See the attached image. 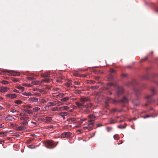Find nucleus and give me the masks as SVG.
Wrapping results in <instances>:
<instances>
[{
	"mask_svg": "<svg viewBox=\"0 0 158 158\" xmlns=\"http://www.w3.org/2000/svg\"><path fill=\"white\" fill-rule=\"evenodd\" d=\"M150 90L152 94L145 97V98L147 99V102L145 104V106H148L150 103L154 102L155 101L154 99L152 98V97L156 94L155 92V89L154 87H152Z\"/></svg>",
	"mask_w": 158,
	"mask_h": 158,
	"instance_id": "obj_1",
	"label": "nucleus"
},
{
	"mask_svg": "<svg viewBox=\"0 0 158 158\" xmlns=\"http://www.w3.org/2000/svg\"><path fill=\"white\" fill-rule=\"evenodd\" d=\"M106 100H108L109 102H111L113 103L120 102H122L123 103H125L128 102V99L126 97H124L122 99L118 101H117L115 99H113L110 97H107Z\"/></svg>",
	"mask_w": 158,
	"mask_h": 158,
	"instance_id": "obj_2",
	"label": "nucleus"
},
{
	"mask_svg": "<svg viewBox=\"0 0 158 158\" xmlns=\"http://www.w3.org/2000/svg\"><path fill=\"white\" fill-rule=\"evenodd\" d=\"M46 147L49 148H52L56 146L55 142L52 140H47L45 143Z\"/></svg>",
	"mask_w": 158,
	"mask_h": 158,
	"instance_id": "obj_3",
	"label": "nucleus"
},
{
	"mask_svg": "<svg viewBox=\"0 0 158 158\" xmlns=\"http://www.w3.org/2000/svg\"><path fill=\"white\" fill-rule=\"evenodd\" d=\"M94 120H90L89 121V125L87 127H84L85 129H87L89 131L91 130L93 128L94 126V123L92 122L94 121Z\"/></svg>",
	"mask_w": 158,
	"mask_h": 158,
	"instance_id": "obj_4",
	"label": "nucleus"
},
{
	"mask_svg": "<svg viewBox=\"0 0 158 158\" xmlns=\"http://www.w3.org/2000/svg\"><path fill=\"white\" fill-rule=\"evenodd\" d=\"M5 72L7 73H10V74L11 76H20V73H18L17 72H16L15 71H11L10 70H6L5 71Z\"/></svg>",
	"mask_w": 158,
	"mask_h": 158,
	"instance_id": "obj_5",
	"label": "nucleus"
},
{
	"mask_svg": "<svg viewBox=\"0 0 158 158\" xmlns=\"http://www.w3.org/2000/svg\"><path fill=\"white\" fill-rule=\"evenodd\" d=\"M111 74L110 76L108 77V79L109 80H112L113 79V76L114 74L116 73L115 70L113 69H111L110 70Z\"/></svg>",
	"mask_w": 158,
	"mask_h": 158,
	"instance_id": "obj_6",
	"label": "nucleus"
},
{
	"mask_svg": "<svg viewBox=\"0 0 158 158\" xmlns=\"http://www.w3.org/2000/svg\"><path fill=\"white\" fill-rule=\"evenodd\" d=\"M124 90L122 87H119L117 90L116 94L118 96L122 95L123 92Z\"/></svg>",
	"mask_w": 158,
	"mask_h": 158,
	"instance_id": "obj_7",
	"label": "nucleus"
},
{
	"mask_svg": "<svg viewBox=\"0 0 158 158\" xmlns=\"http://www.w3.org/2000/svg\"><path fill=\"white\" fill-rule=\"evenodd\" d=\"M71 134L69 132H67L63 133L61 135V137L64 138L65 137H68L71 136Z\"/></svg>",
	"mask_w": 158,
	"mask_h": 158,
	"instance_id": "obj_8",
	"label": "nucleus"
},
{
	"mask_svg": "<svg viewBox=\"0 0 158 158\" xmlns=\"http://www.w3.org/2000/svg\"><path fill=\"white\" fill-rule=\"evenodd\" d=\"M80 101L84 104V103L89 101L90 99L87 97H82L79 98Z\"/></svg>",
	"mask_w": 158,
	"mask_h": 158,
	"instance_id": "obj_9",
	"label": "nucleus"
},
{
	"mask_svg": "<svg viewBox=\"0 0 158 158\" xmlns=\"http://www.w3.org/2000/svg\"><path fill=\"white\" fill-rule=\"evenodd\" d=\"M6 96L10 99H14L15 98L17 95L15 94H10L6 95Z\"/></svg>",
	"mask_w": 158,
	"mask_h": 158,
	"instance_id": "obj_10",
	"label": "nucleus"
},
{
	"mask_svg": "<svg viewBox=\"0 0 158 158\" xmlns=\"http://www.w3.org/2000/svg\"><path fill=\"white\" fill-rule=\"evenodd\" d=\"M9 89V88L8 87H2L0 88V91L2 93L5 92L7 91Z\"/></svg>",
	"mask_w": 158,
	"mask_h": 158,
	"instance_id": "obj_11",
	"label": "nucleus"
},
{
	"mask_svg": "<svg viewBox=\"0 0 158 158\" xmlns=\"http://www.w3.org/2000/svg\"><path fill=\"white\" fill-rule=\"evenodd\" d=\"M76 104L79 108H84L85 106V105L82 102L80 103L79 102H76Z\"/></svg>",
	"mask_w": 158,
	"mask_h": 158,
	"instance_id": "obj_12",
	"label": "nucleus"
},
{
	"mask_svg": "<svg viewBox=\"0 0 158 158\" xmlns=\"http://www.w3.org/2000/svg\"><path fill=\"white\" fill-rule=\"evenodd\" d=\"M13 119H14V118L10 115L7 116L6 118V120L8 121H12Z\"/></svg>",
	"mask_w": 158,
	"mask_h": 158,
	"instance_id": "obj_13",
	"label": "nucleus"
},
{
	"mask_svg": "<svg viewBox=\"0 0 158 158\" xmlns=\"http://www.w3.org/2000/svg\"><path fill=\"white\" fill-rule=\"evenodd\" d=\"M117 122L118 121L117 120H115L113 119L112 118H111L110 120V123H109L110 124H114Z\"/></svg>",
	"mask_w": 158,
	"mask_h": 158,
	"instance_id": "obj_14",
	"label": "nucleus"
},
{
	"mask_svg": "<svg viewBox=\"0 0 158 158\" xmlns=\"http://www.w3.org/2000/svg\"><path fill=\"white\" fill-rule=\"evenodd\" d=\"M41 77H50V74L48 73H46L42 74Z\"/></svg>",
	"mask_w": 158,
	"mask_h": 158,
	"instance_id": "obj_15",
	"label": "nucleus"
},
{
	"mask_svg": "<svg viewBox=\"0 0 158 158\" xmlns=\"http://www.w3.org/2000/svg\"><path fill=\"white\" fill-rule=\"evenodd\" d=\"M92 106V104L91 103H89L86 105H85L84 107V108H85L86 109H91V107Z\"/></svg>",
	"mask_w": 158,
	"mask_h": 158,
	"instance_id": "obj_16",
	"label": "nucleus"
},
{
	"mask_svg": "<svg viewBox=\"0 0 158 158\" xmlns=\"http://www.w3.org/2000/svg\"><path fill=\"white\" fill-rule=\"evenodd\" d=\"M17 129L19 131H24L26 129V127L23 126H19L17 127Z\"/></svg>",
	"mask_w": 158,
	"mask_h": 158,
	"instance_id": "obj_17",
	"label": "nucleus"
},
{
	"mask_svg": "<svg viewBox=\"0 0 158 158\" xmlns=\"http://www.w3.org/2000/svg\"><path fill=\"white\" fill-rule=\"evenodd\" d=\"M30 100L33 102H38V98H36L33 97L30 98Z\"/></svg>",
	"mask_w": 158,
	"mask_h": 158,
	"instance_id": "obj_18",
	"label": "nucleus"
},
{
	"mask_svg": "<svg viewBox=\"0 0 158 158\" xmlns=\"http://www.w3.org/2000/svg\"><path fill=\"white\" fill-rule=\"evenodd\" d=\"M69 109V107L67 106H63L59 108L60 110H68Z\"/></svg>",
	"mask_w": 158,
	"mask_h": 158,
	"instance_id": "obj_19",
	"label": "nucleus"
},
{
	"mask_svg": "<svg viewBox=\"0 0 158 158\" xmlns=\"http://www.w3.org/2000/svg\"><path fill=\"white\" fill-rule=\"evenodd\" d=\"M134 91L135 93V94L136 96L138 97L139 96L140 94V92L139 90L138 89H135L134 90Z\"/></svg>",
	"mask_w": 158,
	"mask_h": 158,
	"instance_id": "obj_20",
	"label": "nucleus"
},
{
	"mask_svg": "<svg viewBox=\"0 0 158 158\" xmlns=\"http://www.w3.org/2000/svg\"><path fill=\"white\" fill-rule=\"evenodd\" d=\"M31 84L34 85H38L41 84V82L39 81H33L31 82Z\"/></svg>",
	"mask_w": 158,
	"mask_h": 158,
	"instance_id": "obj_21",
	"label": "nucleus"
},
{
	"mask_svg": "<svg viewBox=\"0 0 158 158\" xmlns=\"http://www.w3.org/2000/svg\"><path fill=\"white\" fill-rule=\"evenodd\" d=\"M64 96V94L63 93H60L56 96V97L57 98H60L63 97Z\"/></svg>",
	"mask_w": 158,
	"mask_h": 158,
	"instance_id": "obj_22",
	"label": "nucleus"
},
{
	"mask_svg": "<svg viewBox=\"0 0 158 158\" xmlns=\"http://www.w3.org/2000/svg\"><path fill=\"white\" fill-rule=\"evenodd\" d=\"M31 111L28 110H25L24 111V115L25 116L27 115V114L31 113Z\"/></svg>",
	"mask_w": 158,
	"mask_h": 158,
	"instance_id": "obj_23",
	"label": "nucleus"
},
{
	"mask_svg": "<svg viewBox=\"0 0 158 158\" xmlns=\"http://www.w3.org/2000/svg\"><path fill=\"white\" fill-rule=\"evenodd\" d=\"M15 103L18 105H21L23 103V102L20 100H15L14 101Z\"/></svg>",
	"mask_w": 158,
	"mask_h": 158,
	"instance_id": "obj_24",
	"label": "nucleus"
},
{
	"mask_svg": "<svg viewBox=\"0 0 158 158\" xmlns=\"http://www.w3.org/2000/svg\"><path fill=\"white\" fill-rule=\"evenodd\" d=\"M28 123L26 120H24L23 122L21 123L20 124L21 125L24 126H26L28 124Z\"/></svg>",
	"mask_w": 158,
	"mask_h": 158,
	"instance_id": "obj_25",
	"label": "nucleus"
},
{
	"mask_svg": "<svg viewBox=\"0 0 158 158\" xmlns=\"http://www.w3.org/2000/svg\"><path fill=\"white\" fill-rule=\"evenodd\" d=\"M69 99V98L68 97L60 99V101L61 102H65L68 101Z\"/></svg>",
	"mask_w": 158,
	"mask_h": 158,
	"instance_id": "obj_26",
	"label": "nucleus"
},
{
	"mask_svg": "<svg viewBox=\"0 0 158 158\" xmlns=\"http://www.w3.org/2000/svg\"><path fill=\"white\" fill-rule=\"evenodd\" d=\"M49 104L50 105L49 106V107H50L51 106H54L56 105V103L55 102V101L54 102H51L49 103Z\"/></svg>",
	"mask_w": 158,
	"mask_h": 158,
	"instance_id": "obj_27",
	"label": "nucleus"
},
{
	"mask_svg": "<svg viewBox=\"0 0 158 158\" xmlns=\"http://www.w3.org/2000/svg\"><path fill=\"white\" fill-rule=\"evenodd\" d=\"M23 94L26 96H31L32 95L31 93L30 92H24L23 93Z\"/></svg>",
	"mask_w": 158,
	"mask_h": 158,
	"instance_id": "obj_28",
	"label": "nucleus"
},
{
	"mask_svg": "<svg viewBox=\"0 0 158 158\" xmlns=\"http://www.w3.org/2000/svg\"><path fill=\"white\" fill-rule=\"evenodd\" d=\"M148 76L147 75H145L141 77V79L142 80L148 79Z\"/></svg>",
	"mask_w": 158,
	"mask_h": 158,
	"instance_id": "obj_29",
	"label": "nucleus"
},
{
	"mask_svg": "<svg viewBox=\"0 0 158 158\" xmlns=\"http://www.w3.org/2000/svg\"><path fill=\"white\" fill-rule=\"evenodd\" d=\"M92 110V109H86L84 110V112L85 113H89Z\"/></svg>",
	"mask_w": 158,
	"mask_h": 158,
	"instance_id": "obj_30",
	"label": "nucleus"
},
{
	"mask_svg": "<svg viewBox=\"0 0 158 158\" xmlns=\"http://www.w3.org/2000/svg\"><path fill=\"white\" fill-rule=\"evenodd\" d=\"M40 110V108L39 107H36L33 109V111L34 112H36Z\"/></svg>",
	"mask_w": 158,
	"mask_h": 158,
	"instance_id": "obj_31",
	"label": "nucleus"
},
{
	"mask_svg": "<svg viewBox=\"0 0 158 158\" xmlns=\"http://www.w3.org/2000/svg\"><path fill=\"white\" fill-rule=\"evenodd\" d=\"M14 82H16L19 81V80L18 78H13L11 79Z\"/></svg>",
	"mask_w": 158,
	"mask_h": 158,
	"instance_id": "obj_32",
	"label": "nucleus"
},
{
	"mask_svg": "<svg viewBox=\"0 0 158 158\" xmlns=\"http://www.w3.org/2000/svg\"><path fill=\"white\" fill-rule=\"evenodd\" d=\"M2 83L3 84L7 85L9 84V82L3 80L2 81Z\"/></svg>",
	"mask_w": 158,
	"mask_h": 158,
	"instance_id": "obj_33",
	"label": "nucleus"
},
{
	"mask_svg": "<svg viewBox=\"0 0 158 158\" xmlns=\"http://www.w3.org/2000/svg\"><path fill=\"white\" fill-rule=\"evenodd\" d=\"M46 119L47 121L50 122L52 120V118L51 117H47L46 118Z\"/></svg>",
	"mask_w": 158,
	"mask_h": 158,
	"instance_id": "obj_34",
	"label": "nucleus"
},
{
	"mask_svg": "<svg viewBox=\"0 0 158 158\" xmlns=\"http://www.w3.org/2000/svg\"><path fill=\"white\" fill-rule=\"evenodd\" d=\"M66 114L67 113L66 112H65L64 113H61L60 114V115L62 117L64 118H65V115H66Z\"/></svg>",
	"mask_w": 158,
	"mask_h": 158,
	"instance_id": "obj_35",
	"label": "nucleus"
},
{
	"mask_svg": "<svg viewBox=\"0 0 158 158\" xmlns=\"http://www.w3.org/2000/svg\"><path fill=\"white\" fill-rule=\"evenodd\" d=\"M113 137L114 139L116 140L119 138V136L118 135L116 134L114 135Z\"/></svg>",
	"mask_w": 158,
	"mask_h": 158,
	"instance_id": "obj_36",
	"label": "nucleus"
},
{
	"mask_svg": "<svg viewBox=\"0 0 158 158\" xmlns=\"http://www.w3.org/2000/svg\"><path fill=\"white\" fill-rule=\"evenodd\" d=\"M52 79H51L45 78L44 79V82H49L52 81Z\"/></svg>",
	"mask_w": 158,
	"mask_h": 158,
	"instance_id": "obj_37",
	"label": "nucleus"
},
{
	"mask_svg": "<svg viewBox=\"0 0 158 158\" xmlns=\"http://www.w3.org/2000/svg\"><path fill=\"white\" fill-rule=\"evenodd\" d=\"M148 55H147L144 58H143L140 60V61H145L147 60L148 57Z\"/></svg>",
	"mask_w": 158,
	"mask_h": 158,
	"instance_id": "obj_38",
	"label": "nucleus"
},
{
	"mask_svg": "<svg viewBox=\"0 0 158 158\" xmlns=\"http://www.w3.org/2000/svg\"><path fill=\"white\" fill-rule=\"evenodd\" d=\"M117 111V110L116 108H113V109H112L111 110V113H114L116 112Z\"/></svg>",
	"mask_w": 158,
	"mask_h": 158,
	"instance_id": "obj_39",
	"label": "nucleus"
},
{
	"mask_svg": "<svg viewBox=\"0 0 158 158\" xmlns=\"http://www.w3.org/2000/svg\"><path fill=\"white\" fill-rule=\"evenodd\" d=\"M135 81H134L133 82H130L127 83V85H134V83H135Z\"/></svg>",
	"mask_w": 158,
	"mask_h": 158,
	"instance_id": "obj_40",
	"label": "nucleus"
},
{
	"mask_svg": "<svg viewBox=\"0 0 158 158\" xmlns=\"http://www.w3.org/2000/svg\"><path fill=\"white\" fill-rule=\"evenodd\" d=\"M66 85L69 87H73L72 84H71L70 83H67V84H66Z\"/></svg>",
	"mask_w": 158,
	"mask_h": 158,
	"instance_id": "obj_41",
	"label": "nucleus"
},
{
	"mask_svg": "<svg viewBox=\"0 0 158 158\" xmlns=\"http://www.w3.org/2000/svg\"><path fill=\"white\" fill-rule=\"evenodd\" d=\"M55 102L56 103V105H57V106H60V102L55 101Z\"/></svg>",
	"mask_w": 158,
	"mask_h": 158,
	"instance_id": "obj_42",
	"label": "nucleus"
},
{
	"mask_svg": "<svg viewBox=\"0 0 158 158\" xmlns=\"http://www.w3.org/2000/svg\"><path fill=\"white\" fill-rule=\"evenodd\" d=\"M112 128L111 127H106V130L108 132H109L112 130Z\"/></svg>",
	"mask_w": 158,
	"mask_h": 158,
	"instance_id": "obj_43",
	"label": "nucleus"
},
{
	"mask_svg": "<svg viewBox=\"0 0 158 158\" xmlns=\"http://www.w3.org/2000/svg\"><path fill=\"white\" fill-rule=\"evenodd\" d=\"M88 117L90 118H93L95 117V116H94V115L93 114H91L89 115L88 116Z\"/></svg>",
	"mask_w": 158,
	"mask_h": 158,
	"instance_id": "obj_44",
	"label": "nucleus"
},
{
	"mask_svg": "<svg viewBox=\"0 0 158 158\" xmlns=\"http://www.w3.org/2000/svg\"><path fill=\"white\" fill-rule=\"evenodd\" d=\"M52 110L53 111H57V110H59V108H58L57 107H54L53 108Z\"/></svg>",
	"mask_w": 158,
	"mask_h": 158,
	"instance_id": "obj_45",
	"label": "nucleus"
},
{
	"mask_svg": "<svg viewBox=\"0 0 158 158\" xmlns=\"http://www.w3.org/2000/svg\"><path fill=\"white\" fill-rule=\"evenodd\" d=\"M128 75L127 74L123 73L122 74V76L123 77H127L128 76Z\"/></svg>",
	"mask_w": 158,
	"mask_h": 158,
	"instance_id": "obj_46",
	"label": "nucleus"
},
{
	"mask_svg": "<svg viewBox=\"0 0 158 158\" xmlns=\"http://www.w3.org/2000/svg\"><path fill=\"white\" fill-rule=\"evenodd\" d=\"M17 88L20 89H21L22 90H24V88L21 86H17Z\"/></svg>",
	"mask_w": 158,
	"mask_h": 158,
	"instance_id": "obj_47",
	"label": "nucleus"
},
{
	"mask_svg": "<svg viewBox=\"0 0 158 158\" xmlns=\"http://www.w3.org/2000/svg\"><path fill=\"white\" fill-rule=\"evenodd\" d=\"M75 93L77 94H80L81 93L80 90H76L75 91Z\"/></svg>",
	"mask_w": 158,
	"mask_h": 158,
	"instance_id": "obj_48",
	"label": "nucleus"
},
{
	"mask_svg": "<svg viewBox=\"0 0 158 158\" xmlns=\"http://www.w3.org/2000/svg\"><path fill=\"white\" fill-rule=\"evenodd\" d=\"M28 147L29 148L31 149L35 148V146L33 145H29Z\"/></svg>",
	"mask_w": 158,
	"mask_h": 158,
	"instance_id": "obj_49",
	"label": "nucleus"
},
{
	"mask_svg": "<svg viewBox=\"0 0 158 158\" xmlns=\"http://www.w3.org/2000/svg\"><path fill=\"white\" fill-rule=\"evenodd\" d=\"M70 120L72 122H74L76 120V118H70Z\"/></svg>",
	"mask_w": 158,
	"mask_h": 158,
	"instance_id": "obj_50",
	"label": "nucleus"
},
{
	"mask_svg": "<svg viewBox=\"0 0 158 158\" xmlns=\"http://www.w3.org/2000/svg\"><path fill=\"white\" fill-rule=\"evenodd\" d=\"M27 78L28 79H29V80H34V79H35V78H34V77H27Z\"/></svg>",
	"mask_w": 158,
	"mask_h": 158,
	"instance_id": "obj_51",
	"label": "nucleus"
},
{
	"mask_svg": "<svg viewBox=\"0 0 158 158\" xmlns=\"http://www.w3.org/2000/svg\"><path fill=\"white\" fill-rule=\"evenodd\" d=\"M152 117V115H146L145 116H144L143 117L144 118H148V117Z\"/></svg>",
	"mask_w": 158,
	"mask_h": 158,
	"instance_id": "obj_52",
	"label": "nucleus"
},
{
	"mask_svg": "<svg viewBox=\"0 0 158 158\" xmlns=\"http://www.w3.org/2000/svg\"><path fill=\"white\" fill-rule=\"evenodd\" d=\"M34 95H35L39 97L40 96L41 94L40 93H35L34 94Z\"/></svg>",
	"mask_w": 158,
	"mask_h": 158,
	"instance_id": "obj_53",
	"label": "nucleus"
},
{
	"mask_svg": "<svg viewBox=\"0 0 158 158\" xmlns=\"http://www.w3.org/2000/svg\"><path fill=\"white\" fill-rule=\"evenodd\" d=\"M74 83L75 85H80V83L79 82H77V81H74Z\"/></svg>",
	"mask_w": 158,
	"mask_h": 158,
	"instance_id": "obj_54",
	"label": "nucleus"
},
{
	"mask_svg": "<svg viewBox=\"0 0 158 158\" xmlns=\"http://www.w3.org/2000/svg\"><path fill=\"white\" fill-rule=\"evenodd\" d=\"M20 119L22 120H25V116H23L22 117H21L20 118Z\"/></svg>",
	"mask_w": 158,
	"mask_h": 158,
	"instance_id": "obj_55",
	"label": "nucleus"
},
{
	"mask_svg": "<svg viewBox=\"0 0 158 158\" xmlns=\"http://www.w3.org/2000/svg\"><path fill=\"white\" fill-rule=\"evenodd\" d=\"M77 132L78 134L81 133V130H77Z\"/></svg>",
	"mask_w": 158,
	"mask_h": 158,
	"instance_id": "obj_56",
	"label": "nucleus"
},
{
	"mask_svg": "<svg viewBox=\"0 0 158 158\" xmlns=\"http://www.w3.org/2000/svg\"><path fill=\"white\" fill-rule=\"evenodd\" d=\"M106 94H107L111 95L112 94V92L111 91H110L108 90L107 92L106 93Z\"/></svg>",
	"mask_w": 158,
	"mask_h": 158,
	"instance_id": "obj_57",
	"label": "nucleus"
},
{
	"mask_svg": "<svg viewBox=\"0 0 158 158\" xmlns=\"http://www.w3.org/2000/svg\"><path fill=\"white\" fill-rule=\"evenodd\" d=\"M133 103L135 105H136V106H138V105L139 104H137L135 103V100H134V101H133Z\"/></svg>",
	"mask_w": 158,
	"mask_h": 158,
	"instance_id": "obj_58",
	"label": "nucleus"
},
{
	"mask_svg": "<svg viewBox=\"0 0 158 158\" xmlns=\"http://www.w3.org/2000/svg\"><path fill=\"white\" fill-rule=\"evenodd\" d=\"M102 125L101 123H99V124H97V127H100L102 126Z\"/></svg>",
	"mask_w": 158,
	"mask_h": 158,
	"instance_id": "obj_59",
	"label": "nucleus"
},
{
	"mask_svg": "<svg viewBox=\"0 0 158 158\" xmlns=\"http://www.w3.org/2000/svg\"><path fill=\"white\" fill-rule=\"evenodd\" d=\"M118 127L120 129H122V128H124L125 127H122L121 125H118Z\"/></svg>",
	"mask_w": 158,
	"mask_h": 158,
	"instance_id": "obj_60",
	"label": "nucleus"
},
{
	"mask_svg": "<svg viewBox=\"0 0 158 158\" xmlns=\"http://www.w3.org/2000/svg\"><path fill=\"white\" fill-rule=\"evenodd\" d=\"M29 117L25 116V120H26L27 121V120H29Z\"/></svg>",
	"mask_w": 158,
	"mask_h": 158,
	"instance_id": "obj_61",
	"label": "nucleus"
},
{
	"mask_svg": "<svg viewBox=\"0 0 158 158\" xmlns=\"http://www.w3.org/2000/svg\"><path fill=\"white\" fill-rule=\"evenodd\" d=\"M4 127V124H0V128L3 127Z\"/></svg>",
	"mask_w": 158,
	"mask_h": 158,
	"instance_id": "obj_62",
	"label": "nucleus"
},
{
	"mask_svg": "<svg viewBox=\"0 0 158 158\" xmlns=\"http://www.w3.org/2000/svg\"><path fill=\"white\" fill-rule=\"evenodd\" d=\"M109 106V104L108 102H106L105 103V106L107 107Z\"/></svg>",
	"mask_w": 158,
	"mask_h": 158,
	"instance_id": "obj_63",
	"label": "nucleus"
},
{
	"mask_svg": "<svg viewBox=\"0 0 158 158\" xmlns=\"http://www.w3.org/2000/svg\"><path fill=\"white\" fill-rule=\"evenodd\" d=\"M123 143V141L122 140H120L118 142V144H120Z\"/></svg>",
	"mask_w": 158,
	"mask_h": 158,
	"instance_id": "obj_64",
	"label": "nucleus"
}]
</instances>
